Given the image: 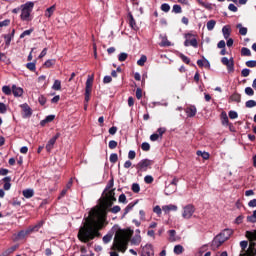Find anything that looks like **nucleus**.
<instances>
[{
  "label": "nucleus",
  "instance_id": "obj_1",
  "mask_svg": "<svg viewBox=\"0 0 256 256\" xmlns=\"http://www.w3.org/2000/svg\"><path fill=\"white\" fill-rule=\"evenodd\" d=\"M105 219H107V206L92 208L78 231L79 241L89 243L95 237H100L99 230L103 228Z\"/></svg>",
  "mask_w": 256,
  "mask_h": 256
},
{
  "label": "nucleus",
  "instance_id": "obj_2",
  "mask_svg": "<svg viewBox=\"0 0 256 256\" xmlns=\"http://www.w3.org/2000/svg\"><path fill=\"white\" fill-rule=\"evenodd\" d=\"M131 235H133V231H118L114 237V242L111 247L112 251L117 250L120 251V253H125L127 251V245L129 243V239H131Z\"/></svg>",
  "mask_w": 256,
  "mask_h": 256
},
{
  "label": "nucleus",
  "instance_id": "obj_3",
  "mask_svg": "<svg viewBox=\"0 0 256 256\" xmlns=\"http://www.w3.org/2000/svg\"><path fill=\"white\" fill-rule=\"evenodd\" d=\"M41 227H43V222H39L35 226L29 227L26 230H21L20 232L14 235L15 241H21L22 239H25V237L31 235V233L39 231Z\"/></svg>",
  "mask_w": 256,
  "mask_h": 256
},
{
  "label": "nucleus",
  "instance_id": "obj_4",
  "mask_svg": "<svg viewBox=\"0 0 256 256\" xmlns=\"http://www.w3.org/2000/svg\"><path fill=\"white\" fill-rule=\"evenodd\" d=\"M35 7V3L26 2L21 5V19L22 21H31V13L33 12V8Z\"/></svg>",
  "mask_w": 256,
  "mask_h": 256
},
{
  "label": "nucleus",
  "instance_id": "obj_5",
  "mask_svg": "<svg viewBox=\"0 0 256 256\" xmlns=\"http://www.w3.org/2000/svg\"><path fill=\"white\" fill-rule=\"evenodd\" d=\"M184 46L194 47L195 49H197L199 47V43L197 42V38L195 37V35L191 33L185 34Z\"/></svg>",
  "mask_w": 256,
  "mask_h": 256
},
{
  "label": "nucleus",
  "instance_id": "obj_6",
  "mask_svg": "<svg viewBox=\"0 0 256 256\" xmlns=\"http://www.w3.org/2000/svg\"><path fill=\"white\" fill-rule=\"evenodd\" d=\"M195 213V206L188 204L183 208L182 217L183 219H191Z\"/></svg>",
  "mask_w": 256,
  "mask_h": 256
},
{
  "label": "nucleus",
  "instance_id": "obj_7",
  "mask_svg": "<svg viewBox=\"0 0 256 256\" xmlns=\"http://www.w3.org/2000/svg\"><path fill=\"white\" fill-rule=\"evenodd\" d=\"M179 183V179L173 178L171 183L165 188V195H173L175 191H177V184Z\"/></svg>",
  "mask_w": 256,
  "mask_h": 256
},
{
  "label": "nucleus",
  "instance_id": "obj_8",
  "mask_svg": "<svg viewBox=\"0 0 256 256\" xmlns=\"http://www.w3.org/2000/svg\"><path fill=\"white\" fill-rule=\"evenodd\" d=\"M152 163L153 162L149 159H143L136 165V169L138 171H147V169L151 167Z\"/></svg>",
  "mask_w": 256,
  "mask_h": 256
},
{
  "label": "nucleus",
  "instance_id": "obj_9",
  "mask_svg": "<svg viewBox=\"0 0 256 256\" xmlns=\"http://www.w3.org/2000/svg\"><path fill=\"white\" fill-rule=\"evenodd\" d=\"M59 137H61V133H57L54 137H52L48 143L46 144V151L48 153H51V151H53V147H55V143L57 142V140L59 139Z\"/></svg>",
  "mask_w": 256,
  "mask_h": 256
},
{
  "label": "nucleus",
  "instance_id": "obj_10",
  "mask_svg": "<svg viewBox=\"0 0 256 256\" xmlns=\"http://www.w3.org/2000/svg\"><path fill=\"white\" fill-rule=\"evenodd\" d=\"M113 201H117V198H115V190L111 189L106 192V205L111 207V205H113Z\"/></svg>",
  "mask_w": 256,
  "mask_h": 256
},
{
  "label": "nucleus",
  "instance_id": "obj_11",
  "mask_svg": "<svg viewBox=\"0 0 256 256\" xmlns=\"http://www.w3.org/2000/svg\"><path fill=\"white\" fill-rule=\"evenodd\" d=\"M221 62L223 65H226L229 73H233V71H235V65L233 63V59H229L227 57H223L221 59Z\"/></svg>",
  "mask_w": 256,
  "mask_h": 256
},
{
  "label": "nucleus",
  "instance_id": "obj_12",
  "mask_svg": "<svg viewBox=\"0 0 256 256\" xmlns=\"http://www.w3.org/2000/svg\"><path fill=\"white\" fill-rule=\"evenodd\" d=\"M13 37H15V29H12L9 34L4 35V41L6 47H9L11 45V41L13 40Z\"/></svg>",
  "mask_w": 256,
  "mask_h": 256
},
{
  "label": "nucleus",
  "instance_id": "obj_13",
  "mask_svg": "<svg viewBox=\"0 0 256 256\" xmlns=\"http://www.w3.org/2000/svg\"><path fill=\"white\" fill-rule=\"evenodd\" d=\"M226 241L227 240L224 237H222L221 234H219L214 238L213 245H214V247H221V245H223V243Z\"/></svg>",
  "mask_w": 256,
  "mask_h": 256
},
{
  "label": "nucleus",
  "instance_id": "obj_14",
  "mask_svg": "<svg viewBox=\"0 0 256 256\" xmlns=\"http://www.w3.org/2000/svg\"><path fill=\"white\" fill-rule=\"evenodd\" d=\"M155 252L153 251V246L146 245L142 250V256H153Z\"/></svg>",
  "mask_w": 256,
  "mask_h": 256
},
{
  "label": "nucleus",
  "instance_id": "obj_15",
  "mask_svg": "<svg viewBox=\"0 0 256 256\" xmlns=\"http://www.w3.org/2000/svg\"><path fill=\"white\" fill-rule=\"evenodd\" d=\"M128 23L131 29H134V31H137L139 27H137V22H135V18H133V14L129 13L128 14Z\"/></svg>",
  "mask_w": 256,
  "mask_h": 256
},
{
  "label": "nucleus",
  "instance_id": "obj_16",
  "mask_svg": "<svg viewBox=\"0 0 256 256\" xmlns=\"http://www.w3.org/2000/svg\"><path fill=\"white\" fill-rule=\"evenodd\" d=\"M177 209V205L174 204L162 206V211L166 214L171 213V211H177Z\"/></svg>",
  "mask_w": 256,
  "mask_h": 256
},
{
  "label": "nucleus",
  "instance_id": "obj_17",
  "mask_svg": "<svg viewBox=\"0 0 256 256\" xmlns=\"http://www.w3.org/2000/svg\"><path fill=\"white\" fill-rule=\"evenodd\" d=\"M4 185H3V189L4 191H9V189H11V177L6 176L2 179Z\"/></svg>",
  "mask_w": 256,
  "mask_h": 256
},
{
  "label": "nucleus",
  "instance_id": "obj_18",
  "mask_svg": "<svg viewBox=\"0 0 256 256\" xmlns=\"http://www.w3.org/2000/svg\"><path fill=\"white\" fill-rule=\"evenodd\" d=\"M185 111L187 117H195V115H197V108L195 106H189Z\"/></svg>",
  "mask_w": 256,
  "mask_h": 256
},
{
  "label": "nucleus",
  "instance_id": "obj_19",
  "mask_svg": "<svg viewBox=\"0 0 256 256\" xmlns=\"http://www.w3.org/2000/svg\"><path fill=\"white\" fill-rule=\"evenodd\" d=\"M23 117H31V108L27 104H22Z\"/></svg>",
  "mask_w": 256,
  "mask_h": 256
},
{
  "label": "nucleus",
  "instance_id": "obj_20",
  "mask_svg": "<svg viewBox=\"0 0 256 256\" xmlns=\"http://www.w3.org/2000/svg\"><path fill=\"white\" fill-rule=\"evenodd\" d=\"M12 93L14 97H21L23 95V88L14 85L12 86Z\"/></svg>",
  "mask_w": 256,
  "mask_h": 256
},
{
  "label": "nucleus",
  "instance_id": "obj_21",
  "mask_svg": "<svg viewBox=\"0 0 256 256\" xmlns=\"http://www.w3.org/2000/svg\"><path fill=\"white\" fill-rule=\"evenodd\" d=\"M168 234L170 243H175L177 241V232L175 230H169Z\"/></svg>",
  "mask_w": 256,
  "mask_h": 256
},
{
  "label": "nucleus",
  "instance_id": "obj_22",
  "mask_svg": "<svg viewBox=\"0 0 256 256\" xmlns=\"http://www.w3.org/2000/svg\"><path fill=\"white\" fill-rule=\"evenodd\" d=\"M220 235L227 241V239H229V237L233 235V230L225 229L223 232L220 233Z\"/></svg>",
  "mask_w": 256,
  "mask_h": 256
},
{
  "label": "nucleus",
  "instance_id": "obj_23",
  "mask_svg": "<svg viewBox=\"0 0 256 256\" xmlns=\"http://www.w3.org/2000/svg\"><path fill=\"white\" fill-rule=\"evenodd\" d=\"M22 194L26 199H31V197L35 195V192L33 191V189H26L23 190Z\"/></svg>",
  "mask_w": 256,
  "mask_h": 256
},
{
  "label": "nucleus",
  "instance_id": "obj_24",
  "mask_svg": "<svg viewBox=\"0 0 256 256\" xmlns=\"http://www.w3.org/2000/svg\"><path fill=\"white\" fill-rule=\"evenodd\" d=\"M246 237L249 239V241H256V230L246 231Z\"/></svg>",
  "mask_w": 256,
  "mask_h": 256
},
{
  "label": "nucleus",
  "instance_id": "obj_25",
  "mask_svg": "<svg viewBox=\"0 0 256 256\" xmlns=\"http://www.w3.org/2000/svg\"><path fill=\"white\" fill-rule=\"evenodd\" d=\"M197 65H198V67H211V64L209 63V60H207V59L198 60Z\"/></svg>",
  "mask_w": 256,
  "mask_h": 256
},
{
  "label": "nucleus",
  "instance_id": "obj_26",
  "mask_svg": "<svg viewBox=\"0 0 256 256\" xmlns=\"http://www.w3.org/2000/svg\"><path fill=\"white\" fill-rule=\"evenodd\" d=\"M222 33H223L224 39H229V37L231 35V30L229 29L228 26H224L222 28Z\"/></svg>",
  "mask_w": 256,
  "mask_h": 256
},
{
  "label": "nucleus",
  "instance_id": "obj_27",
  "mask_svg": "<svg viewBox=\"0 0 256 256\" xmlns=\"http://www.w3.org/2000/svg\"><path fill=\"white\" fill-rule=\"evenodd\" d=\"M55 13V5L49 7L46 9L45 17H48V19Z\"/></svg>",
  "mask_w": 256,
  "mask_h": 256
},
{
  "label": "nucleus",
  "instance_id": "obj_28",
  "mask_svg": "<svg viewBox=\"0 0 256 256\" xmlns=\"http://www.w3.org/2000/svg\"><path fill=\"white\" fill-rule=\"evenodd\" d=\"M221 121H222V125H229V117L227 116V113L225 112L221 113Z\"/></svg>",
  "mask_w": 256,
  "mask_h": 256
},
{
  "label": "nucleus",
  "instance_id": "obj_29",
  "mask_svg": "<svg viewBox=\"0 0 256 256\" xmlns=\"http://www.w3.org/2000/svg\"><path fill=\"white\" fill-rule=\"evenodd\" d=\"M55 119V115H49L40 122V125L44 126L46 123H51Z\"/></svg>",
  "mask_w": 256,
  "mask_h": 256
},
{
  "label": "nucleus",
  "instance_id": "obj_30",
  "mask_svg": "<svg viewBox=\"0 0 256 256\" xmlns=\"http://www.w3.org/2000/svg\"><path fill=\"white\" fill-rule=\"evenodd\" d=\"M215 25H217V22L215 20H210L207 22L206 27L208 31H213V29H215Z\"/></svg>",
  "mask_w": 256,
  "mask_h": 256
},
{
  "label": "nucleus",
  "instance_id": "obj_31",
  "mask_svg": "<svg viewBox=\"0 0 256 256\" xmlns=\"http://www.w3.org/2000/svg\"><path fill=\"white\" fill-rule=\"evenodd\" d=\"M133 245H139L141 243V235L135 234V236L131 240Z\"/></svg>",
  "mask_w": 256,
  "mask_h": 256
},
{
  "label": "nucleus",
  "instance_id": "obj_32",
  "mask_svg": "<svg viewBox=\"0 0 256 256\" xmlns=\"http://www.w3.org/2000/svg\"><path fill=\"white\" fill-rule=\"evenodd\" d=\"M236 27H237V29H239L240 35H243V36L247 35V28L243 27L242 24H237Z\"/></svg>",
  "mask_w": 256,
  "mask_h": 256
},
{
  "label": "nucleus",
  "instance_id": "obj_33",
  "mask_svg": "<svg viewBox=\"0 0 256 256\" xmlns=\"http://www.w3.org/2000/svg\"><path fill=\"white\" fill-rule=\"evenodd\" d=\"M183 251H185V249L183 248V246H181L179 244L174 247L175 255H181V253H183Z\"/></svg>",
  "mask_w": 256,
  "mask_h": 256
},
{
  "label": "nucleus",
  "instance_id": "obj_34",
  "mask_svg": "<svg viewBox=\"0 0 256 256\" xmlns=\"http://www.w3.org/2000/svg\"><path fill=\"white\" fill-rule=\"evenodd\" d=\"M52 89L54 91H61V80H55Z\"/></svg>",
  "mask_w": 256,
  "mask_h": 256
},
{
  "label": "nucleus",
  "instance_id": "obj_35",
  "mask_svg": "<svg viewBox=\"0 0 256 256\" xmlns=\"http://www.w3.org/2000/svg\"><path fill=\"white\" fill-rule=\"evenodd\" d=\"M93 87V76H88L86 80V88L85 89H92Z\"/></svg>",
  "mask_w": 256,
  "mask_h": 256
},
{
  "label": "nucleus",
  "instance_id": "obj_36",
  "mask_svg": "<svg viewBox=\"0 0 256 256\" xmlns=\"http://www.w3.org/2000/svg\"><path fill=\"white\" fill-rule=\"evenodd\" d=\"M196 155H198V157L204 158L205 160L209 159V153L208 152H203L201 150H198L196 152Z\"/></svg>",
  "mask_w": 256,
  "mask_h": 256
},
{
  "label": "nucleus",
  "instance_id": "obj_37",
  "mask_svg": "<svg viewBox=\"0 0 256 256\" xmlns=\"http://www.w3.org/2000/svg\"><path fill=\"white\" fill-rule=\"evenodd\" d=\"M241 55H243L244 57H251V50L249 48L243 47L241 49Z\"/></svg>",
  "mask_w": 256,
  "mask_h": 256
},
{
  "label": "nucleus",
  "instance_id": "obj_38",
  "mask_svg": "<svg viewBox=\"0 0 256 256\" xmlns=\"http://www.w3.org/2000/svg\"><path fill=\"white\" fill-rule=\"evenodd\" d=\"M145 63H147V56L142 55L141 58L137 61V65H139L140 67H143Z\"/></svg>",
  "mask_w": 256,
  "mask_h": 256
},
{
  "label": "nucleus",
  "instance_id": "obj_39",
  "mask_svg": "<svg viewBox=\"0 0 256 256\" xmlns=\"http://www.w3.org/2000/svg\"><path fill=\"white\" fill-rule=\"evenodd\" d=\"M15 249H17V247L12 246L10 248H8L7 250H5L2 254V256H9L11 255V253H13L15 251Z\"/></svg>",
  "mask_w": 256,
  "mask_h": 256
},
{
  "label": "nucleus",
  "instance_id": "obj_40",
  "mask_svg": "<svg viewBox=\"0 0 256 256\" xmlns=\"http://www.w3.org/2000/svg\"><path fill=\"white\" fill-rule=\"evenodd\" d=\"M111 239H113V234H106L103 237V243H105V245H107V243H111Z\"/></svg>",
  "mask_w": 256,
  "mask_h": 256
},
{
  "label": "nucleus",
  "instance_id": "obj_41",
  "mask_svg": "<svg viewBox=\"0 0 256 256\" xmlns=\"http://www.w3.org/2000/svg\"><path fill=\"white\" fill-rule=\"evenodd\" d=\"M161 10L164 11V13H169V11H171V6H169L167 3H164L161 5Z\"/></svg>",
  "mask_w": 256,
  "mask_h": 256
},
{
  "label": "nucleus",
  "instance_id": "obj_42",
  "mask_svg": "<svg viewBox=\"0 0 256 256\" xmlns=\"http://www.w3.org/2000/svg\"><path fill=\"white\" fill-rule=\"evenodd\" d=\"M2 91L5 93V95H11V93H13V90H11V87L9 86H3Z\"/></svg>",
  "mask_w": 256,
  "mask_h": 256
},
{
  "label": "nucleus",
  "instance_id": "obj_43",
  "mask_svg": "<svg viewBox=\"0 0 256 256\" xmlns=\"http://www.w3.org/2000/svg\"><path fill=\"white\" fill-rule=\"evenodd\" d=\"M33 33V29L25 30L23 34L20 35V39H25V37L31 35Z\"/></svg>",
  "mask_w": 256,
  "mask_h": 256
},
{
  "label": "nucleus",
  "instance_id": "obj_44",
  "mask_svg": "<svg viewBox=\"0 0 256 256\" xmlns=\"http://www.w3.org/2000/svg\"><path fill=\"white\" fill-rule=\"evenodd\" d=\"M133 207H135V204H133V203L128 204L124 210L123 217H125V215H127V213H129V211H131V209H133Z\"/></svg>",
  "mask_w": 256,
  "mask_h": 256
},
{
  "label": "nucleus",
  "instance_id": "obj_45",
  "mask_svg": "<svg viewBox=\"0 0 256 256\" xmlns=\"http://www.w3.org/2000/svg\"><path fill=\"white\" fill-rule=\"evenodd\" d=\"M128 56L129 55L127 53L122 52V53L119 54L118 60L121 61V62L126 61Z\"/></svg>",
  "mask_w": 256,
  "mask_h": 256
},
{
  "label": "nucleus",
  "instance_id": "obj_46",
  "mask_svg": "<svg viewBox=\"0 0 256 256\" xmlns=\"http://www.w3.org/2000/svg\"><path fill=\"white\" fill-rule=\"evenodd\" d=\"M245 93H246V95H248L249 97H252V95H255V91H254L253 88H251V87H246V88H245Z\"/></svg>",
  "mask_w": 256,
  "mask_h": 256
},
{
  "label": "nucleus",
  "instance_id": "obj_47",
  "mask_svg": "<svg viewBox=\"0 0 256 256\" xmlns=\"http://www.w3.org/2000/svg\"><path fill=\"white\" fill-rule=\"evenodd\" d=\"M246 107H247L248 109H251V108H253V107H256V102H255V100H248V101L246 102Z\"/></svg>",
  "mask_w": 256,
  "mask_h": 256
},
{
  "label": "nucleus",
  "instance_id": "obj_48",
  "mask_svg": "<svg viewBox=\"0 0 256 256\" xmlns=\"http://www.w3.org/2000/svg\"><path fill=\"white\" fill-rule=\"evenodd\" d=\"M142 151H149L151 149V145L147 142H143L141 145Z\"/></svg>",
  "mask_w": 256,
  "mask_h": 256
},
{
  "label": "nucleus",
  "instance_id": "obj_49",
  "mask_svg": "<svg viewBox=\"0 0 256 256\" xmlns=\"http://www.w3.org/2000/svg\"><path fill=\"white\" fill-rule=\"evenodd\" d=\"M53 65H55L54 59H49L44 63V66H46L48 69H49V67H53Z\"/></svg>",
  "mask_w": 256,
  "mask_h": 256
},
{
  "label": "nucleus",
  "instance_id": "obj_50",
  "mask_svg": "<svg viewBox=\"0 0 256 256\" xmlns=\"http://www.w3.org/2000/svg\"><path fill=\"white\" fill-rule=\"evenodd\" d=\"M198 3H199V5L204 7V9H211V4L210 3L203 2L202 0H198Z\"/></svg>",
  "mask_w": 256,
  "mask_h": 256
},
{
  "label": "nucleus",
  "instance_id": "obj_51",
  "mask_svg": "<svg viewBox=\"0 0 256 256\" xmlns=\"http://www.w3.org/2000/svg\"><path fill=\"white\" fill-rule=\"evenodd\" d=\"M132 191L134 193H139V191H141V187L139 186V184L137 183L132 184Z\"/></svg>",
  "mask_w": 256,
  "mask_h": 256
},
{
  "label": "nucleus",
  "instance_id": "obj_52",
  "mask_svg": "<svg viewBox=\"0 0 256 256\" xmlns=\"http://www.w3.org/2000/svg\"><path fill=\"white\" fill-rule=\"evenodd\" d=\"M160 47H171V42H169L167 39H163L160 43Z\"/></svg>",
  "mask_w": 256,
  "mask_h": 256
},
{
  "label": "nucleus",
  "instance_id": "obj_53",
  "mask_svg": "<svg viewBox=\"0 0 256 256\" xmlns=\"http://www.w3.org/2000/svg\"><path fill=\"white\" fill-rule=\"evenodd\" d=\"M144 181H145V183H147L148 185L151 184V183H153V181H154L153 176H151V175L145 176V177H144Z\"/></svg>",
  "mask_w": 256,
  "mask_h": 256
},
{
  "label": "nucleus",
  "instance_id": "obj_54",
  "mask_svg": "<svg viewBox=\"0 0 256 256\" xmlns=\"http://www.w3.org/2000/svg\"><path fill=\"white\" fill-rule=\"evenodd\" d=\"M27 69H29V71H35L36 66H35V62H30L26 64Z\"/></svg>",
  "mask_w": 256,
  "mask_h": 256
},
{
  "label": "nucleus",
  "instance_id": "obj_55",
  "mask_svg": "<svg viewBox=\"0 0 256 256\" xmlns=\"http://www.w3.org/2000/svg\"><path fill=\"white\" fill-rule=\"evenodd\" d=\"M180 59H182V61L184 63H186L187 65H189V63H191V60L189 59V57L185 56L184 54H180Z\"/></svg>",
  "mask_w": 256,
  "mask_h": 256
},
{
  "label": "nucleus",
  "instance_id": "obj_56",
  "mask_svg": "<svg viewBox=\"0 0 256 256\" xmlns=\"http://www.w3.org/2000/svg\"><path fill=\"white\" fill-rule=\"evenodd\" d=\"M119 156H117V154L113 153L110 155V163H115L116 161H118Z\"/></svg>",
  "mask_w": 256,
  "mask_h": 256
},
{
  "label": "nucleus",
  "instance_id": "obj_57",
  "mask_svg": "<svg viewBox=\"0 0 256 256\" xmlns=\"http://www.w3.org/2000/svg\"><path fill=\"white\" fill-rule=\"evenodd\" d=\"M182 8H181V6L180 5H177V4H175L174 6H173V12L174 13H182Z\"/></svg>",
  "mask_w": 256,
  "mask_h": 256
},
{
  "label": "nucleus",
  "instance_id": "obj_58",
  "mask_svg": "<svg viewBox=\"0 0 256 256\" xmlns=\"http://www.w3.org/2000/svg\"><path fill=\"white\" fill-rule=\"evenodd\" d=\"M109 149H116L117 148V141L111 140L108 144Z\"/></svg>",
  "mask_w": 256,
  "mask_h": 256
},
{
  "label": "nucleus",
  "instance_id": "obj_59",
  "mask_svg": "<svg viewBox=\"0 0 256 256\" xmlns=\"http://www.w3.org/2000/svg\"><path fill=\"white\" fill-rule=\"evenodd\" d=\"M251 73V70L247 69V68H244L242 71H241V75L242 77H249V74Z\"/></svg>",
  "mask_w": 256,
  "mask_h": 256
},
{
  "label": "nucleus",
  "instance_id": "obj_60",
  "mask_svg": "<svg viewBox=\"0 0 256 256\" xmlns=\"http://www.w3.org/2000/svg\"><path fill=\"white\" fill-rule=\"evenodd\" d=\"M135 157H137V153L134 150H130L128 153V159H135Z\"/></svg>",
  "mask_w": 256,
  "mask_h": 256
},
{
  "label": "nucleus",
  "instance_id": "obj_61",
  "mask_svg": "<svg viewBox=\"0 0 256 256\" xmlns=\"http://www.w3.org/2000/svg\"><path fill=\"white\" fill-rule=\"evenodd\" d=\"M167 131V128H158L157 133L160 136V139H163V134Z\"/></svg>",
  "mask_w": 256,
  "mask_h": 256
},
{
  "label": "nucleus",
  "instance_id": "obj_62",
  "mask_svg": "<svg viewBox=\"0 0 256 256\" xmlns=\"http://www.w3.org/2000/svg\"><path fill=\"white\" fill-rule=\"evenodd\" d=\"M246 65L250 68L256 67V60H249L246 62Z\"/></svg>",
  "mask_w": 256,
  "mask_h": 256
},
{
  "label": "nucleus",
  "instance_id": "obj_63",
  "mask_svg": "<svg viewBox=\"0 0 256 256\" xmlns=\"http://www.w3.org/2000/svg\"><path fill=\"white\" fill-rule=\"evenodd\" d=\"M158 139H161V136L158 135L157 133L152 134V135L150 136V141H158Z\"/></svg>",
  "mask_w": 256,
  "mask_h": 256
},
{
  "label": "nucleus",
  "instance_id": "obj_64",
  "mask_svg": "<svg viewBox=\"0 0 256 256\" xmlns=\"http://www.w3.org/2000/svg\"><path fill=\"white\" fill-rule=\"evenodd\" d=\"M228 115L231 119H237V117H239V115L235 111H230Z\"/></svg>",
  "mask_w": 256,
  "mask_h": 256
}]
</instances>
